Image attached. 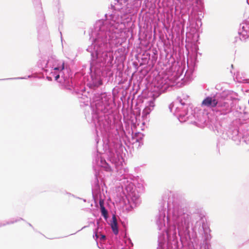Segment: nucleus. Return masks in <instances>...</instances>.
I'll return each instance as SVG.
<instances>
[{"instance_id":"nucleus-23","label":"nucleus","mask_w":249,"mask_h":249,"mask_svg":"<svg viewBox=\"0 0 249 249\" xmlns=\"http://www.w3.org/2000/svg\"><path fill=\"white\" fill-rule=\"evenodd\" d=\"M125 0H114V4L116 5L117 3L122 4L123 1H124Z\"/></svg>"},{"instance_id":"nucleus-6","label":"nucleus","mask_w":249,"mask_h":249,"mask_svg":"<svg viewBox=\"0 0 249 249\" xmlns=\"http://www.w3.org/2000/svg\"><path fill=\"white\" fill-rule=\"evenodd\" d=\"M204 6L201 0H177L175 12L182 15L188 14L190 27L193 32H198L202 23Z\"/></svg>"},{"instance_id":"nucleus-7","label":"nucleus","mask_w":249,"mask_h":249,"mask_svg":"<svg viewBox=\"0 0 249 249\" xmlns=\"http://www.w3.org/2000/svg\"><path fill=\"white\" fill-rule=\"evenodd\" d=\"M169 79L166 75L161 76L159 75L156 77L153 85L155 88H157V91H150L148 92V95L149 99L145 101V107L142 112V117L146 118L150 113L153 110L155 106V100L162 93L165 92L170 88Z\"/></svg>"},{"instance_id":"nucleus-5","label":"nucleus","mask_w":249,"mask_h":249,"mask_svg":"<svg viewBox=\"0 0 249 249\" xmlns=\"http://www.w3.org/2000/svg\"><path fill=\"white\" fill-rule=\"evenodd\" d=\"M122 154H117L113 157L112 162L110 165L111 170L109 172H116L117 177L120 182L122 190L125 195L127 204L125 201V208L127 212L132 211L140 203V196L133 183L132 182L134 176L128 173V169L124 167Z\"/></svg>"},{"instance_id":"nucleus-29","label":"nucleus","mask_w":249,"mask_h":249,"mask_svg":"<svg viewBox=\"0 0 249 249\" xmlns=\"http://www.w3.org/2000/svg\"><path fill=\"white\" fill-rule=\"evenodd\" d=\"M31 77V75H29V76H28V78H30V77Z\"/></svg>"},{"instance_id":"nucleus-16","label":"nucleus","mask_w":249,"mask_h":249,"mask_svg":"<svg viewBox=\"0 0 249 249\" xmlns=\"http://www.w3.org/2000/svg\"><path fill=\"white\" fill-rule=\"evenodd\" d=\"M37 30L39 35H40L42 33V32H44V33L45 34L47 33L46 25L43 23L41 24V27H40L39 26L37 27Z\"/></svg>"},{"instance_id":"nucleus-4","label":"nucleus","mask_w":249,"mask_h":249,"mask_svg":"<svg viewBox=\"0 0 249 249\" xmlns=\"http://www.w3.org/2000/svg\"><path fill=\"white\" fill-rule=\"evenodd\" d=\"M103 137V150L104 154L107 156L106 160L101 156L96 154L93 159V168L94 171V178L92 181L91 184L95 179V174L98 173L100 186L102 182V178L101 175L100 168L102 167L107 172L110 171V165L112 162L113 157L116 155L123 153L124 150H126L121 142L119 134L107 133L101 134Z\"/></svg>"},{"instance_id":"nucleus-15","label":"nucleus","mask_w":249,"mask_h":249,"mask_svg":"<svg viewBox=\"0 0 249 249\" xmlns=\"http://www.w3.org/2000/svg\"><path fill=\"white\" fill-rule=\"evenodd\" d=\"M142 134L140 133H136L134 137H132L133 140L136 142L139 143L138 146H141L143 144V143L142 142V137H141V135Z\"/></svg>"},{"instance_id":"nucleus-25","label":"nucleus","mask_w":249,"mask_h":249,"mask_svg":"<svg viewBox=\"0 0 249 249\" xmlns=\"http://www.w3.org/2000/svg\"><path fill=\"white\" fill-rule=\"evenodd\" d=\"M60 16H61V17L60 18H63V17H64V14H63V12H61V13H60Z\"/></svg>"},{"instance_id":"nucleus-20","label":"nucleus","mask_w":249,"mask_h":249,"mask_svg":"<svg viewBox=\"0 0 249 249\" xmlns=\"http://www.w3.org/2000/svg\"><path fill=\"white\" fill-rule=\"evenodd\" d=\"M93 238L95 237V240L97 241V239L99 237H98V229L94 230V233H93ZM96 242H97V245H98V242L96 241Z\"/></svg>"},{"instance_id":"nucleus-21","label":"nucleus","mask_w":249,"mask_h":249,"mask_svg":"<svg viewBox=\"0 0 249 249\" xmlns=\"http://www.w3.org/2000/svg\"><path fill=\"white\" fill-rule=\"evenodd\" d=\"M27 79V78L25 77H15V78L2 79H0V80H11V79Z\"/></svg>"},{"instance_id":"nucleus-18","label":"nucleus","mask_w":249,"mask_h":249,"mask_svg":"<svg viewBox=\"0 0 249 249\" xmlns=\"http://www.w3.org/2000/svg\"><path fill=\"white\" fill-rule=\"evenodd\" d=\"M32 1L35 6L37 8L39 11H42L40 0H32Z\"/></svg>"},{"instance_id":"nucleus-3","label":"nucleus","mask_w":249,"mask_h":249,"mask_svg":"<svg viewBox=\"0 0 249 249\" xmlns=\"http://www.w3.org/2000/svg\"><path fill=\"white\" fill-rule=\"evenodd\" d=\"M37 65L45 72L48 80L52 81L53 77H54L55 80L61 84L62 88L73 92L78 91L79 86L77 83L80 80L83 81V78L81 76L78 79V75H75L73 78L70 76L63 60L57 59L54 55H52L47 61L40 60Z\"/></svg>"},{"instance_id":"nucleus-31","label":"nucleus","mask_w":249,"mask_h":249,"mask_svg":"<svg viewBox=\"0 0 249 249\" xmlns=\"http://www.w3.org/2000/svg\"><path fill=\"white\" fill-rule=\"evenodd\" d=\"M42 19H44V17L43 16H42Z\"/></svg>"},{"instance_id":"nucleus-2","label":"nucleus","mask_w":249,"mask_h":249,"mask_svg":"<svg viewBox=\"0 0 249 249\" xmlns=\"http://www.w3.org/2000/svg\"><path fill=\"white\" fill-rule=\"evenodd\" d=\"M204 215L192 212L181 204L176 195L170 192L162 196L160 203L156 223L160 231L157 249H179L178 235L181 242L184 239L193 243L197 237L196 229L203 235L204 246L201 249H208V241L211 236L210 229Z\"/></svg>"},{"instance_id":"nucleus-17","label":"nucleus","mask_w":249,"mask_h":249,"mask_svg":"<svg viewBox=\"0 0 249 249\" xmlns=\"http://www.w3.org/2000/svg\"><path fill=\"white\" fill-rule=\"evenodd\" d=\"M23 220V219L22 218H20L16 219L15 220H10L9 221H7V222H6L3 223H1V222H0V227H2V226H5L7 225L13 224L15 222L19 221V220Z\"/></svg>"},{"instance_id":"nucleus-9","label":"nucleus","mask_w":249,"mask_h":249,"mask_svg":"<svg viewBox=\"0 0 249 249\" xmlns=\"http://www.w3.org/2000/svg\"><path fill=\"white\" fill-rule=\"evenodd\" d=\"M230 91H224L217 95L218 101L214 109L217 115H226L232 111L231 105L234 98Z\"/></svg>"},{"instance_id":"nucleus-24","label":"nucleus","mask_w":249,"mask_h":249,"mask_svg":"<svg viewBox=\"0 0 249 249\" xmlns=\"http://www.w3.org/2000/svg\"><path fill=\"white\" fill-rule=\"evenodd\" d=\"M233 134H234V136H236L238 134V133H239V131L238 129H235L234 130H233Z\"/></svg>"},{"instance_id":"nucleus-22","label":"nucleus","mask_w":249,"mask_h":249,"mask_svg":"<svg viewBox=\"0 0 249 249\" xmlns=\"http://www.w3.org/2000/svg\"><path fill=\"white\" fill-rule=\"evenodd\" d=\"M106 239V236L105 234H101L100 239L101 241H105Z\"/></svg>"},{"instance_id":"nucleus-27","label":"nucleus","mask_w":249,"mask_h":249,"mask_svg":"<svg viewBox=\"0 0 249 249\" xmlns=\"http://www.w3.org/2000/svg\"><path fill=\"white\" fill-rule=\"evenodd\" d=\"M28 224L29 226H30V227L33 228L32 225L30 223H28Z\"/></svg>"},{"instance_id":"nucleus-1","label":"nucleus","mask_w":249,"mask_h":249,"mask_svg":"<svg viewBox=\"0 0 249 249\" xmlns=\"http://www.w3.org/2000/svg\"><path fill=\"white\" fill-rule=\"evenodd\" d=\"M112 10L111 13L105 15V19L96 22L91 33L92 43L87 49L91 56L87 76V86L89 89H86L83 81L80 80L77 83L78 91L74 92L79 102L83 103V106H89V102L92 99V102L89 106L91 113L85 112V115L87 121L94 125L97 152L99 153L101 152L98 146L99 131L103 135L107 133L119 134L115 125L111 99L106 92L96 91L103 85V78L113 75L111 68L115 63L113 48L122 43L118 27L122 22L124 9Z\"/></svg>"},{"instance_id":"nucleus-30","label":"nucleus","mask_w":249,"mask_h":249,"mask_svg":"<svg viewBox=\"0 0 249 249\" xmlns=\"http://www.w3.org/2000/svg\"><path fill=\"white\" fill-rule=\"evenodd\" d=\"M97 224L98 225H99V222L98 221H97Z\"/></svg>"},{"instance_id":"nucleus-28","label":"nucleus","mask_w":249,"mask_h":249,"mask_svg":"<svg viewBox=\"0 0 249 249\" xmlns=\"http://www.w3.org/2000/svg\"><path fill=\"white\" fill-rule=\"evenodd\" d=\"M248 151H249V145H248V147L247 148Z\"/></svg>"},{"instance_id":"nucleus-19","label":"nucleus","mask_w":249,"mask_h":249,"mask_svg":"<svg viewBox=\"0 0 249 249\" xmlns=\"http://www.w3.org/2000/svg\"><path fill=\"white\" fill-rule=\"evenodd\" d=\"M215 129H214V131L216 130L218 134H220L221 133H223L224 132V130L222 129L221 126H220V128H219L217 125H215L214 126Z\"/></svg>"},{"instance_id":"nucleus-12","label":"nucleus","mask_w":249,"mask_h":249,"mask_svg":"<svg viewBox=\"0 0 249 249\" xmlns=\"http://www.w3.org/2000/svg\"><path fill=\"white\" fill-rule=\"evenodd\" d=\"M217 95H219V94H216L215 97H212L211 96H208L206 97L203 100L202 102V105L203 106H206L208 107L215 108L219 99L217 97Z\"/></svg>"},{"instance_id":"nucleus-14","label":"nucleus","mask_w":249,"mask_h":249,"mask_svg":"<svg viewBox=\"0 0 249 249\" xmlns=\"http://www.w3.org/2000/svg\"><path fill=\"white\" fill-rule=\"evenodd\" d=\"M150 59V54L148 52L143 53L141 58V60H139L140 65H145L148 64Z\"/></svg>"},{"instance_id":"nucleus-26","label":"nucleus","mask_w":249,"mask_h":249,"mask_svg":"<svg viewBox=\"0 0 249 249\" xmlns=\"http://www.w3.org/2000/svg\"><path fill=\"white\" fill-rule=\"evenodd\" d=\"M182 69L181 68H179L178 70V71H182Z\"/></svg>"},{"instance_id":"nucleus-10","label":"nucleus","mask_w":249,"mask_h":249,"mask_svg":"<svg viewBox=\"0 0 249 249\" xmlns=\"http://www.w3.org/2000/svg\"><path fill=\"white\" fill-rule=\"evenodd\" d=\"M98 175V173H96L95 174V179L92 184V197L95 203L99 201L101 214L105 219L107 220L108 218V212L103 204L104 200L102 199V193L99 178L97 177Z\"/></svg>"},{"instance_id":"nucleus-8","label":"nucleus","mask_w":249,"mask_h":249,"mask_svg":"<svg viewBox=\"0 0 249 249\" xmlns=\"http://www.w3.org/2000/svg\"><path fill=\"white\" fill-rule=\"evenodd\" d=\"M188 97V95H183L182 98L178 97L177 98L178 103H173L169 106V108L171 112L173 111L174 108H175V113L178 120L181 123L192 120L195 117L192 107H190L189 109V104L183 101H186Z\"/></svg>"},{"instance_id":"nucleus-11","label":"nucleus","mask_w":249,"mask_h":249,"mask_svg":"<svg viewBox=\"0 0 249 249\" xmlns=\"http://www.w3.org/2000/svg\"><path fill=\"white\" fill-rule=\"evenodd\" d=\"M240 27L241 28L238 31L239 36L235 37L234 42H237L238 40L245 41L246 39L249 38V25L248 24H240Z\"/></svg>"},{"instance_id":"nucleus-13","label":"nucleus","mask_w":249,"mask_h":249,"mask_svg":"<svg viewBox=\"0 0 249 249\" xmlns=\"http://www.w3.org/2000/svg\"><path fill=\"white\" fill-rule=\"evenodd\" d=\"M110 225L113 233L115 235H117L119 233V230L117 219L114 215H113L112 216V220L110 221Z\"/></svg>"}]
</instances>
